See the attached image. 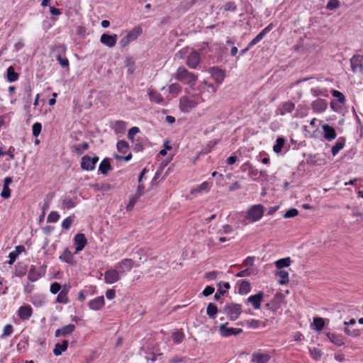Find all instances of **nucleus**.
I'll use <instances>...</instances> for the list:
<instances>
[{
  "label": "nucleus",
  "mask_w": 363,
  "mask_h": 363,
  "mask_svg": "<svg viewBox=\"0 0 363 363\" xmlns=\"http://www.w3.org/2000/svg\"><path fill=\"white\" fill-rule=\"evenodd\" d=\"M134 262L131 259H123L116 264V268L119 274H125L133 267Z\"/></svg>",
  "instance_id": "obj_9"
},
{
  "label": "nucleus",
  "mask_w": 363,
  "mask_h": 363,
  "mask_svg": "<svg viewBox=\"0 0 363 363\" xmlns=\"http://www.w3.org/2000/svg\"><path fill=\"white\" fill-rule=\"evenodd\" d=\"M326 336L329 340L336 346H342L345 343V339L342 335L328 333Z\"/></svg>",
  "instance_id": "obj_20"
},
{
  "label": "nucleus",
  "mask_w": 363,
  "mask_h": 363,
  "mask_svg": "<svg viewBox=\"0 0 363 363\" xmlns=\"http://www.w3.org/2000/svg\"><path fill=\"white\" fill-rule=\"evenodd\" d=\"M74 221V217L69 216L66 218L62 223V228L65 230H69Z\"/></svg>",
  "instance_id": "obj_49"
},
{
  "label": "nucleus",
  "mask_w": 363,
  "mask_h": 363,
  "mask_svg": "<svg viewBox=\"0 0 363 363\" xmlns=\"http://www.w3.org/2000/svg\"><path fill=\"white\" fill-rule=\"evenodd\" d=\"M233 232V228L230 225H224L223 226L222 230H220L218 231V233H225V234H229Z\"/></svg>",
  "instance_id": "obj_64"
},
{
  "label": "nucleus",
  "mask_w": 363,
  "mask_h": 363,
  "mask_svg": "<svg viewBox=\"0 0 363 363\" xmlns=\"http://www.w3.org/2000/svg\"><path fill=\"white\" fill-rule=\"evenodd\" d=\"M264 298V293L262 291L258 292L257 294L251 295L245 301V303H251L253 308L256 310L259 309L261 303Z\"/></svg>",
  "instance_id": "obj_11"
},
{
  "label": "nucleus",
  "mask_w": 363,
  "mask_h": 363,
  "mask_svg": "<svg viewBox=\"0 0 363 363\" xmlns=\"http://www.w3.org/2000/svg\"><path fill=\"white\" fill-rule=\"evenodd\" d=\"M219 332L221 336L223 337H229L231 335H238L242 333V329L241 328H227L226 323L221 324L219 325Z\"/></svg>",
  "instance_id": "obj_12"
},
{
  "label": "nucleus",
  "mask_w": 363,
  "mask_h": 363,
  "mask_svg": "<svg viewBox=\"0 0 363 363\" xmlns=\"http://www.w3.org/2000/svg\"><path fill=\"white\" fill-rule=\"evenodd\" d=\"M89 307L94 311L100 310L104 305V297L98 296L89 302Z\"/></svg>",
  "instance_id": "obj_22"
},
{
  "label": "nucleus",
  "mask_w": 363,
  "mask_h": 363,
  "mask_svg": "<svg viewBox=\"0 0 363 363\" xmlns=\"http://www.w3.org/2000/svg\"><path fill=\"white\" fill-rule=\"evenodd\" d=\"M7 80L9 82H14L18 79V74L15 72L14 68L12 66H10L7 69L6 72Z\"/></svg>",
  "instance_id": "obj_32"
},
{
  "label": "nucleus",
  "mask_w": 363,
  "mask_h": 363,
  "mask_svg": "<svg viewBox=\"0 0 363 363\" xmlns=\"http://www.w3.org/2000/svg\"><path fill=\"white\" fill-rule=\"evenodd\" d=\"M98 161L99 157L97 156L91 157L88 155H85L82 158L81 168L84 170L92 171L95 169L96 164Z\"/></svg>",
  "instance_id": "obj_8"
},
{
  "label": "nucleus",
  "mask_w": 363,
  "mask_h": 363,
  "mask_svg": "<svg viewBox=\"0 0 363 363\" xmlns=\"http://www.w3.org/2000/svg\"><path fill=\"white\" fill-rule=\"evenodd\" d=\"M211 76L218 84H221L225 75L223 70L213 67L211 69Z\"/></svg>",
  "instance_id": "obj_25"
},
{
  "label": "nucleus",
  "mask_w": 363,
  "mask_h": 363,
  "mask_svg": "<svg viewBox=\"0 0 363 363\" xmlns=\"http://www.w3.org/2000/svg\"><path fill=\"white\" fill-rule=\"evenodd\" d=\"M322 129L323 131V138L328 141L333 140L337 135L335 129L329 125L328 124H325L322 126Z\"/></svg>",
  "instance_id": "obj_19"
},
{
  "label": "nucleus",
  "mask_w": 363,
  "mask_h": 363,
  "mask_svg": "<svg viewBox=\"0 0 363 363\" xmlns=\"http://www.w3.org/2000/svg\"><path fill=\"white\" fill-rule=\"evenodd\" d=\"M311 356L315 360L319 359L322 356V352L317 348L310 350Z\"/></svg>",
  "instance_id": "obj_54"
},
{
  "label": "nucleus",
  "mask_w": 363,
  "mask_h": 363,
  "mask_svg": "<svg viewBox=\"0 0 363 363\" xmlns=\"http://www.w3.org/2000/svg\"><path fill=\"white\" fill-rule=\"evenodd\" d=\"M41 130H42L41 123H38V122L35 123L32 127V132H33V136L38 137L40 135Z\"/></svg>",
  "instance_id": "obj_50"
},
{
  "label": "nucleus",
  "mask_w": 363,
  "mask_h": 363,
  "mask_svg": "<svg viewBox=\"0 0 363 363\" xmlns=\"http://www.w3.org/2000/svg\"><path fill=\"white\" fill-rule=\"evenodd\" d=\"M209 189V184L208 182H204L202 184H201L196 189H193L191 191V194L194 192H201L202 191L208 190Z\"/></svg>",
  "instance_id": "obj_53"
},
{
  "label": "nucleus",
  "mask_w": 363,
  "mask_h": 363,
  "mask_svg": "<svg viewBox=\"0 0 363 363\" xmlns=\"http://www.w3.org/2000/svg\"><path fill=\"white\" fill-rule=\"evenodd\" d=\"M350 66L354 74L363 76V55H353L350 59Z\"/></svg>",
  "instance_id": "obj_5"
},
{
  "label": "nucleus",
  "mask_w": 363,
  "mask_h": 363,
  "mask_svg": "<svg viewBox=\"0 0 363 363\" xmlns=\"http://www.w3.org/2000/svg\"><path fill=\"white\" fill-rule=\"evenodd\" d=\"M203 101V99L199 94L183 96L179 99V108L182 112L188 113Z\"/></svg>",
  "instance_id": "obj_1"
},
{
  "label": "nucleus",
  "mask_w": 363,
  "mask_h": 363,
  "mask_svg": "<svg viewBox=\"0 0 363 363\" xmlns=\"http://www.w3.org/2000/svg\"><path fill=\"white\" fill-rule=\"evenodd\" d=\"M224 11L235 12L237 10V5L234 1H228L223 6Z\"/></svg>",
  "instance_id": "obj_48"
},
{
  "label": "nucleus",
  "mask_w": 363,
  "mask_h": 363,
  "mask_svg": "<svg viewBox=\"0 0 363 363\" xmlns=\"http://www.w3.org/2000/svg\"><path fill=\"white\" fill-rule=\"evenodd\" d=\"M298 214V211L297 209L290 208L285 213L284 217L285 218H294V217L296 216Z\"/></svg>",
  "instance_id": "obj_55"
},
{
  "label": "nucleus",
  "mask_w": 363,
  "mask_h": 363,
  "mask_svg": "<svg viewBox=\"0 0 363 363\" xmlns=\"http://www.w3.org/2000/svg\"><path fill=\"white\" fill-rule=\"evenodd\" d=\"M140 132V129L138 127H132L129 129L128 133V138L129 140H130L132 143H133L134 140V136Z\"/></svg>",
  "instance_id": "obj_47"
},
{
  "label": "nucleus",
  "mask_w": 363,
  "mask_h": 363,
  "mask_svg": "<svg viewBox=\"0 0 363 363\" xmlns=\"http://www.w3.org/2000/svg\"><path fill=\"white\" fill-rule=\"evenodd\" d=\"M52 50V52L55 55V56L59 55L62 56V55L65 54L67 48L65 45L59 44L55 45Z\"/></svg>",
  "instance_id": "obj_41"
},
{
  "label": "nucleus",
  "mask_w": 363,
  "mask_h": 363,
  "mask_svg": "<svg viewBox=\"0 0 363 363\" xmlns=\"http://www.w3.org/2000/svg\"><path fill=\"white\" fill-rule=\"evenodd\" d=\"M69 288L65 286L63 289L59 293L57 297V302L60 303H67L68 302L67 294Z\"/></svg>",
  "instance_id": "obj_31"
},
{
  "label": "nucleus",
  "mask_w": 363,
  "mask_h": 363,
  "mask_svg": "<svg viewBox=\"0 0 363 363\" xmlns=\"http://www.w3.org/2000/svg\"><path fill=\"white\" fill-rule=\"evenodd\" d=\"M45 274V268L44 267L42 266L37 269L35 266L31 265L28 272V279L34 282L43 277Z\"/></svg>",
  "instance_id": "obj_7"
},
{
  "label": "nucleus",
  "mask_w": 363,
  "mask_h": 363,
  "mask_svg": "<svg viewBox=\"0 0 363 363\" xmlns=\"http://www.w3.org/2000/svg\"><path fill=\"white\" fill-rule=\"evenodd\" d=\"M182 90V87L181 86L177 84V83H174V84H172L169 86V93L171 94H179Z\"/></svg>",
  "instance_id": "obj_51"
},
{
  "label": "nucleus",
  "mask_w": 363,
  "mask_h": 363,
  "mask_svg": "<svg viewBox=\"0 0 363 363\" xmlns=\"http://www.w3.org/2000/svg\"><path fill=\"white\" fill-rule=\"evenodd\" d=\"M339 6V1L338 0H330L326 6V8L328 10H333Z\"/></svg>",
  "instance_id": "obj_59"
},
{
  "label": "nucleus",
  "mask_w": 363,
  "mask_h": 363,
  "mask_svg": "<svg viewBox=\"0 0 363 363\" xmlns=\"http://www.w3.org/2000/svg\"><path fill=\"white\" fill-rule=\"evenodd\" d=\"M111 169L109 159L104 158L99 164V171L104 175H106L108 172Z\"/></svg>",
  "instance_id": "obj_29"
},
{
  "label": "nucleus",
  "mask_w": 363,
  "mask_h": 363,
  "mask_svg": "<svg viewBox=\"0 0 363 363\" xmlns=\"http://www.w3.org/2000/svg\"><path fill=\"white\" fill-rule=\"evenodd\" d=\"M223 311L230 320H235L241 313L242 306L238 303L226 304L223 308Z\"/></svg>",
  "instance_id": "obj_4"
},
{
  "label": "nucleus",
  "mask_w": 363,
  "mask_h": 363,
  "mask_svg": "<svg viewBox=\"0 0 363 363\" xmlns=\"http://www.w3.org/2000/svg\"><path fill=\"white\" fill-rule=\"evenodd\" d=\"M247 325L250 328H257L260 324V321L255 319L248 320L246 322Z\"/></svg>",
  "instance_id": "obj_57"
},
{
  "label": "nucleus",
  "mask_w": 363,
  "mask_h": 363,
  "mask_svg": "<svg viewBox=\"0 0 363 363\" xmlns=\"http://www.w3.org/2000/svg\"><path fill=\"white\" fill-rule=\"evenodd\" d=\"M295 108L294 103L288 101L281 103L276 110V114L280 116H285L287 113H291Z\"/></svg>",
  "instance_id": "obj_10"
},
{
  "label": "nucleus",
  "mask_w": 363,
  "mask_h": 363,
  "mask_svg": "<svg viewBox=\"0 0 363 363\" xmlns=\"http://www.w3.org/2000/svg\"><path fill=\"white\" fill-rule=\"evenodd\" d=\"M59 259L65 263L67 264H73L74 262V257L72 252L66 248L62 253L60 255Z\"/></svg>",
  "instance_id": "obj_26"
},
{
  "label": "nucleus",
  "mask_w": 363,
  "mask_h": 363,
  "mask_svg": "<svg viewBox=\"0 0 363 363\" xmlns=\"http://www.w3.org/2000/svg\"><path fill=\"white\" fill-rule=\"evenodd\" d=\"M250 284L247 281H242L240 284L238 292L240 294H247L250 291Z\"/></svg>",
  "instance_id": "obj_36"
},
{
  "label": "nucleus",
  "mask_w": 363,
  "mask_h": 363,
  "mask_svg": "<svg viewBox=\"0 0 363 363\" xmlns=\"http://www.w3.org/2000/svg\"><path fill=\"white\" fill-rule=\"evenodd\" d=\"M345 333L352 337H357L359 335V331L358 330H350L347 327L345 328Z\"/></svg>",
  "instance_id": "obj_61"
},
{
  "label": "nucleus",
  "mask_w": 363,
  "mask_h": 363,
  "mask_svg": "<svg viewBox=\"0 0 363 363\" xmlns=\"http://www.w3.org/2000/svg\"><path fill=\"white\" fill-rule=\"evenodd\" d=\"M345 143V139L344 138H339L335 145L332 147L331 152L333 156H335L338 154L340 150H341Z\"/></svg>",
  "instance_id": "obj_27"
},
{
  "label": "nucleus",
  "mask_w": 363,
  "mask_h": 363,
  "mask_svg": "<svg viewBox=\"0 0 363 363\" xmlns=\"http://www.w3.org/2000/svg\"><path fill=\"white\" fill-rule=\"evenodd\" d=\"M113 128L116 133H123L126 128V123L123 121H117L114 123Z\"/></svg>",
  "instance_id": "obj_34"
},
{
  "label": "nucleus",
  "mask_w": 363,
  "mask_h": 363,
  "mask_svg": "<svg viewBox=\"0 0 363 363\" xmlns=\"http://www.w3.org/2000/svg\"><path fill=\"white\" fill-rule=\"evenodd\" d=\"M311 92L313 96H326L325 91L318 88L311 89Z\"/></svg>",
  "instance_id": "obj_62"
},
{
  "label": "nucleus",
  "mask_w": 363,
  "mask_h": 363,
  "mask_svg": "<svg viewBox=\"0 0 363 363\" xmlns=\"http://www.w3.org/2000/svg\"><path fill=\"white\" fill-rule=\"evenodd\" d=\"M75 330L74 324H69L55 330V337L65 336L71 334Z\"/></svg>",
  "instance_id": "obj_24"
},
{
  "label": "nucleus",
  "mask_w": 363,
  "mask_h": 363,
  "mask_svg": "<svg viewBox=\"0 0 363 363\" xmlns=\"http://www.w3.org/2000/svg\"><path fill=\"white\" fill-rule=\"evenodd\" d=\"M271 359V355L268 353L255 352L252 354V363H267Z\"/></svg>",
  "instance_id": "obj_16"
},
{
  "label": "nucleus",
  "mask_w": 363,
  "mask_h": 363,
  "mask_svg": "<svg viewBox=\"0 0 363 363\" xmlns=\"http://www.w3.org/2000/svg\"><path fill=\"white\" fill-rule=\"evenodd\" d=\"M1 196L4 199H8L11 196V190L8 186H3V190Z\"/></svg>",
  "instance_id": "obj_63"
},
{
  "label": "nucleus",
  "mask_w": 363,
  "mask_h": 363,
  "mask_svg": "<svg viewBox=\"0 0 363 363\" xmlns=\"http://www.w3.org/2000/svg\"><path fill=\"white\" fill-rule=\"evenodd\" d=\"M201 62V57L196 51H192L187 57L186 65L191 69H195Z\"/></svg>",
  "instance_id": "obj_14"
},
{
  "label": "nucleus",
  "mask_w": 363,
  "mask_h": 363,
  "mask_svg": "<svg viewBox=\"0 0 363 363\" xmlns=\"http://www.w3.org/2000/svg\"><path fill=\"white\" fill-rule=\"evenodd\" d=\"M149 96L151 101L155 102L157 104H162L164 101V99L162 95L156 91H150Z\"/></svg>",
  "instance_id": "obj_33"
},
{
  "label": "nucleus",
  "mask_w": 363,
  "mask_h": 363,
  "mask_svg": "<svg viewBox=\"0 0 363 363\" xmlns=\"http://www.w3.org/2000/svg\"><path fill=\"white\" fill-rule=\"evenodd\" d=\"M74 245H76L74 254H78L86 245L87 240H86L84 234L78 233L74 238Z\"/></svg>",
  "instance_id": "obj_13"
},
{
  "label": "nucleus",
  "mask_w": 363,
  "mask_h": 363,
  "mask_svg": "<svg viewBox=\"0 0 363 363\" xmlns=\"http://www.w3.org/2000/svg\"><path fill=\"white\" fill-rule=\"evenodd\" d=\"M68 347V341L63 340L62 344L57 343L53 350V354L55 356H60L62 352H65Z\"/></svg>",
  "instance_id": "obj_28"
},
{
  "label": "nucleus",
  "mask_w": 363,
  "mask_h": 363,
  "mask_svg": "<svg viewBox=\"0 0 363 363\" xmlns=\"http://www.w3.org/2000/svg\"><path fill=\"white\" fill-rule=\"evenodd\" d=\"M116 147L118 152L121 153H125L128 150L129 145L127 142L124 140H119L117 143Z\"/></svg>",
  "instance_id": "obj_42"
},
{
  "label": "nucleus",
  "mask_w": 363,
  "mask_h": 363,
  "mask_svg": "<svg viewBox=\"0 0 363 363\" xmlns=\"http://www.w3.org/2000/svg\"><path fill=\"white\" fill-rule=\"evenodd\" d=\"M285 143V140L283 137H279L276 140V144L273 147V150L276 153L281 151V149Z\"/></svg>",
  "instance_id": "obj_40"
},
{
  "label": "nucleus",
  "mask_w": 363,
  "mask_h": 363,
  "mask_svg": "<svg viewBox=\"0 0 363 363\" xmlns=\"http://www.w3.org/2000/svg\"><path fill=\"white\" fill-rule=\"evenodd\" d=\"M331 94H332L333 96L337 99V100L340 103L344 104L345 102V101H346L345 96H344V94L342 92H340L337 90H332Z\"/></svg>",
  "instance_id": "obj_44"
},
{
  "label": "nucleus",
  "mask_w": 363,
  "mask_h": 363,
  "mask_svg": "<svg viewBox=\"0 0 363 363\" xmlns=\"http://www.w3.org/2000/svg\"><path fill=\"white\" fill-rule=\"evenodd\" d=\"M172 337L174 343L179 344L184 339V334L182 332L177 331L172 334Z\"/></svg>",
  "instance_id": "obj_45"
},
{
  "label": "nucleus",
  "mask_w": 363,
  "mask_h": 363,
  "mask_svg": "<svg viewBox=\"0 0 363 363\" xmlns=\"http://www.w3.org/2000/svg\"><path fill=\"white\" fill-rule=\"evenodd\" d=\"M264 207L261 204L252 206L247 211L246 219L254 223L259 220L263 216Z\"/></svg>",
  "instance_id": "obj_3"
},
{
  "label": "nucleus",
  "mask_w": 363,
  "mask_h": 363,
  "mask_svg": "<svg viewBox=\"0 0 363 363\" xmlns=\"http://www.w3.org/2000/svg\"><path fill=\"white\" fill-rule=\"evenodd\" d=\"M60 218V215L57 211H51L47 218L48 223H56Z\"/></svg>",
  "instance_id": "obj_46"
},
{
  "label": "nucleus",
  "mask_w": 363,
  "mask_h": 363,
  "mask_svg": "<svg viewBox=\"0 0 363 363\" xmlns=\"http://www.w3.org/2000/svg\"><path fill=\"white\" fill-rule=\"evenodd\" d=\"M311 106L315 112L323 113L326 110L328 104L325 100L318 99L312 102Z\"/></svg>",
  "instance_id": "obj_21"
},
{
  "label": "nucleus",
  "mask_w": 363,
  "mask_h": 363,
  "mask_svg": "<svg viewBox=\"0 0 363 363\" xmlns=\"http://www.w3.org/2000/svg\"><path fill=\"white\" fill-rule=\"evenodd\" d=\"M264 35L259 33L255 38H254L248 44V48H252L257 43H258L262 38Z\"/></svg>",
  "instance_id": "obj_56"
},
{
  "label": "nucleus",
  "mask_w": 363,
  "mask_h": 363,
  "mask_svg": "<svg viewBox=\"0 0 363 363\" xmlns=\"http://www.w3.org/2000/svg\"><path fill=\"white\" fill-rule=\"evenodd\" d=\"M139 198L140 197L138 196L135 195L130 199L129 203H128L126 207L128 211H130L134 207L135 204L136 203Z\"/></svg>",
  "instance_id": "obj_58"
},
{
  "label": "nucleus",
  "mask_w": 363,
  "mask_h": 363,
  "mask_svg": "<svg viewBox=\"0 0 363 363\" xmlns=\"http://www.w3.org/2000/svg\"><path fill=\"white\" fill-rule=\"evenodd\" d=\"M277 275L279 277V283L281 285L286 284L289 281V273L285 270H280L277 272Z\"/></svg>",
  "instance_id": "obj_37"
},
{
  "label": "nucleus",
  "mask_w": 363,
  "mask_h": 363,
  "mask_svg": "<svg viewBox=\"0 0 363 363\" xmlns=\"http://www.w3.org/2000/svg\"><path fill=\"white\" fill-rule=\"evenodd\" d=\"M118 35L116 34L108 35L104 33L101 36L100 42L108 48H113L116 45Z\"/></svg>",
  "instance_id": "obj_15"
},
{
  "label": "nucleus",
  "mask_w": 363,
  "mask_h": 363,
  "mask_svg": "<svg viewBox=\"0 0 363 363\" xmlns=\"http://www.w3.org/2000/svg\"><path fill=\"white\" fill-rule=\"evenodd\" d=\"M142 28L140 26H137L133 28L121 40L120 44L121 47L124 48L132 41L136 40L138 37L142 33Z\"/></svg>",
  "instance_id": "obj_6"
},
{
  "label": "nucleus",
  "mask_w": 363,
  "mask_h": 363,
  "mask_svg": "<svg viewBox=\"0 0 363 363\" xmlns=\"http://www.w3.org/2000/svg\"><path fill=\"white\" fill-rule=\"evenodd\" d=\"M324 325V319L323 318L317 317L313 318L311 327L313 330L320 332L323 329Z\"/></svg>",
  "instance_id": "obj_30"
},
{
  "label": "nucleus",
  "mask_w": 363,
  "mask_h": 363,
  "mask_svg": "<svg viewBox=\"0 0 363 363\" xmlns=\"http://www.w3.org/2000/svg\"><path fill=\"white\" fill-rule=\"evenodd\" d=\"M218 313L216 306L213 303H209L206 308V314L211 319H215Z\"/></svg>",
  "instance_id": "obj_35"
},
{
  "label": "nucleus",
  "mask_w": 363,
  "mask_h": 363,
  "mask_svg": "<svg viewBox=\"0 0 363 363\" xmlns=\"http://www.w3.org/2000/svg\"><path fill=\"white\" fill-rule=\"evenodd\" d=\"M119 272L117 269H109L104 273V279L107 284H113L120 279Z\"/></svg>",
  "instance_id": "obj_18"
},
{
  "label": "nucleus",
  "mask_w": 363,
  "mask_h": 363,
  "mask_svg": "<svg viewBox=\"0 0 363 363\" xmlns=\"http://www.w3.org/2000/svg\"><path fill=\"white\" fill-rule=\"evenodd\" d=\"M60 289L61 285L57 282H55L51 284L50 290L52 294H56L60 291Z\"/></svg>",
  "instance_id": "obj_60"
},
{
  "label": "nucleus",
  "mask_w": 363,
  "mask_h": 363,
  "mask_svg": "<svg viewBox=\"0 0 363 363\" xmlns=\"http://www.w3.org/2000/svg\"><path fill=\"white\" fill-rule=\"evenodd\" d=\"M175 78L182 82L189 84L190 86L195 85L197 80V76L194 73L189 72L186 68L179 67Z\"/></svg>",
  "instance_id": "obj_2"
},
{
  "label": "nucleus",
  "mask_w": 363,
  "mask_h": 363,
  "mask_svg": "<svg viewBox=\"0 0 363 363\" xmlns=\"http://www.w3.org/2000/svg\"><path fill=\"white\" fill-rule=\"evenodd\" d=\"M242 172H247L250 177H257L259 174L258 169L252 166L249 162H245L241 167Z\"/></svg>",
  "instance_id": "obj_23"
},
{
  "label": "nucleus",
  "mask_w": 363,
  "mask_h": 363,
  "mask_svg": "<svg viewBox=\"0 0 363 363\" xmlns=\"http://www.w3.org/2000/svg\"><path fill=\"white\" fill-rule=\"evenodd\" d=\"M56 59L59 64L63 67L67 68L69 67V60L66 57H63L62 55H56Z\"/></svg>",
  "instance_id": "obj_52"
},
{
  "label": "nucleus",
  "mask_w": 363,
  "mask_h": 363,
  "mask_svg": "<svg viewBox=\"0 0 363 363\" xmlns=\"http://www.w3.org/2000/svg\"><path fill=\"white\" fill-rule=\"evenodd\" d=\"M17 314L20 319L28 320L33 314V308L30 305H23L18 308Z\"/></svg>",
  "instance_id": "obj_17"
},
{
  "label": "nucleus",
  "mask_w": 363,
  "mask_h": 363,
  "mask_svg": "<svg viewBox=\"0 0 363 363\" xmlns=\"http://www.w3.org/2000/svg\"><path fill=\"white\" fill-rule=\"evenodd\" d=\"M291 264L290 257L282 258L275 262V266L277 269H282L286 267H289Z\"/></svg>",
  "instance_id": "obj_39"
},
{
  "label": "nucleus",
  "mask_w": 363,
  "mask_h": 363,
  "mask_svg": "<svg viewBox=\"0 0 363 363\" xmlns=\"http://www.w3.org/2000/svg\"><path fill=\"white\" fill-rule=\"evenodd\" d=\"M13 331V326L10 324H8L4 326L3 333L1 335V338H6L10 336Z\"/></svg>",
  "instance_id": "obj_43"
},
{
  "label": "nucleus",
  "mask_w": 363,
  "mask_h": 363,
  "mask_svg": "<svg viewBox=\"0 0 363 363\" xmlns=\"http://www.w3.org/2000/svg\"><path fill=\"white\" fill-rule=\"evenodd\" d=\"M283 301V296L281 294H277L270 301L272 303L274 310L277 311L280 308V304Z\"/></svg>",
  "instance_id": "obj_38"
}]
</instances>
